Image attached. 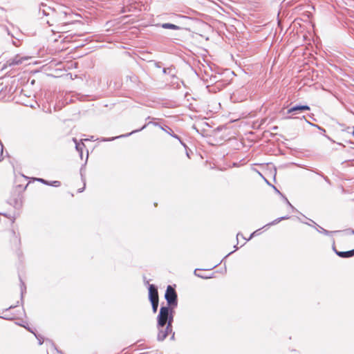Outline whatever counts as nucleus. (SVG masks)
Wrapping results in <instances>:
<instances>
[{"label": "nucleus", "mask_w": 354, "mask_h": 354, "mask_svg": "<svg viewBox=\"0 0 354 354\" xmlns=\"http://www.w3.org/2000/svg\"><path fill=\"white\" fill-rule=\"evenodd\" d=\"M198 269H196V270H194V274H195L196 276L198 277H201V278H205V277L200 275V273H197V271H198Z\"/></svg>", "instance_id": "2eb2a0df"}, {"label": "nucleus", "mask_w": 354, "mask_h": 354, "mask_svg": "<svg viewBox=\"0 0 354 354\" xmlns=\"http://www.w3.org/2000/svg\"><path fill=\"white\" fill-rule=\"evenodd\" d=\"M1 154H0V162L2 161L3 160V145L1 143Z\"/></svg>", "instance_id": "f3484780"}, {"label": "nucleus", "mask_w": 354, "mask_h": 354, "mask_svg": "<svg viewBox=\"0 0 354 354\" xmlns=\"http://www.w3.org/2000/svg\"><path fill=\"white\" fill-rule=\"evenodd\" d=\"M259 230H257L254 231L253 233H252L250 238L248 240H250V239H252V237L253 236H254L255 234H257Z\"/></svg>", "instance_id": "dca6fc26"}, {"label": "nucleus", "mask_w": 354, "mask_h": 354, "mask_svg": "<svg viewBox=\"0 0 354 354\" xmlns=\"http://www.w3.org/2000/svg\"><path fill=\"white\" fill-rule=\"evenodd\" d=\"M48 185H51V186H54V187H59L61 185V183L58 180H55V181H52V182H48Z\"/></svg>", "instance_id": "9b49d317"}, {"label": "nucleus", "mask_w": 354, "mask_h": 354, "mask_svg": "<svg viewBox=\"0 0 354 354\" xmlns=\"http://www.w3.org/2000/svg\"><path fill=\"white\" fill-rule=\"evenodd\" d=\"M167 306H162L157 317V340L164 341L169 335L170 339L174 340L175 333L172 329L174 320L173 308L178 306V296L176 290L168 286L165 295Z\"/></svg>", "instance_id": "f257e3e1"}, {"label": "nucleus", "mask_w": 354, "mask_h": 354, "mask_svg": "<svg viewBox=\"0 0 354 354\" xmlns=\"http://www.w3.org/2000/svg\"><path fill=\"white\" fill-rule=\"evenodd\" d=\"M240 236H242V234L238 233L237 235H236V239H239Z\"/></svg>", "instance_id": "412c9836"}, {"label": "nucleus", "mask_w": 354, "mask_h": 354, "mask_svg": "<svg viewBox=\"0 0 354 354\" xmlns=\"http://www.w3.org/2000/svg\"><path fill=\"white\" fill-rule=\"evenodd\" d=\"M164 29L180 30V27L170 23H164L160 25Z\"/></svg>", "instance_id": "6e6552de"}, {"label": "nucleus", "mask_w": 354, "mask_h": 354, "mask_svg": "<svg viewBox=\"0 0 354 354\" xmlns=\"http://www.w3.org/2000/svg\"><path fill=\"white\" fill-rule=\"evenodd\" d=\"M28 57H21L19 55H17L13 58L7 61V65L10 66L20 65L23 64L24 61L28 60Z\"/></svg>", "instance_id": "39448f33"}, {"label": "nucleus", "mask_w": 354, "mask_h": 354, "mask_svg": "<svg viewBox=\"0 0 354 354\" xmlns=\"http://www.w3.org/2000/svg\"><path fill=\"white\" fill-rule=\"evenodd\" d=\"M153 124L154 126H158L160 127V128L165 131V132H167L168 134H169L171 136H172L173 138L177 139L179 140V142L184 146V147H186L185 144L180 140V138L178 137V135L174 133L172 129L168 127H167V129L164 128L163 127L160 126L158 124V123L157 122H149L148 123V124ZM147 126V124H145L142 127H141L140 129H136V130H134V131H132L131 132L129 133H127V134H124V135H121V136H116V137H113V138H106V139H103V141H111V140H113L115 139H117V138H123V137H128L130 135L133 134V133H135L136 132H138V131H142V129H144L145 128H146V127Z\"/></svg>", "instance_id": "f03ea898"}, {"label": "nucleus", "mask_w": 354, "mask_h": 354, "mask_svg": "<svg viewBox=\"0 0 354 354\" xmlns=\"http://www.w3.org/2000/svg\"><path fill=\"white\" fill-rule=\"evenodd\" d=\"M302 223H305V224H306V225H310V223H306V222H303V221H302Z\"/></svg>", "instance_id": "bb28decb"}, {"label": "nucleus", "mask_w": 354, "mask_h": 354, "mask_svg": "<svg viewBox=\"0 0 354 354\" xmlns=\"http://www.w3.org/2000/svg\"><path fill=\"white\" fill-rule=\"evenodd\" d=\"M240 238H243L245 239V238L243 236V235L240 236Z\"/></svg>", "instance_id": "7c9ffc66"}, {"label": "nucleus", "mask_w": 354, "mask_h": 354, "mask_svg": "<svg viewBox=\"0 0 354 354\" xmlns=\"http://www.w3.org/2000/svg\"><path fill=\"white\" fill-rule=\"evenodd\" d=\"M12 44H13V45H15V46H18V44H17V41H12Z\"/></svg>", "instance_id": "4be33fe9"}, {"label": "nucleus", "mask_w": 354, "mask_h": 354, "mask_svg": "<svg viewBox=\"0 0 354 354\" xmlns=\"http://www.w3.org/2000/svg\"><path fill=\"white\" fill-rule=\"evenodd\" d=\"M6 30L7 31L8 35H10V33L9 30H8V28H6Z\"/></svg>", "instance_id": "a878e982"}, {"label": "nucleus", "mask_w": 354, "mask_h": 354, "mask_svg": "<svg viewBox=\"0 0 354 354\" xmlns=\"http://www.w3.org/2000/svg\"><path fill=\"white\" fill-rule=\"evenodd\" d=\"M167 69L164 68V69H163V73H167Z\"/></svg>", "instance_id": "cd10ccee"}, {"label": "nucleus", "mask_w": 354, "mask_h": 354, "mask_svg": "<svg viewBox=\"0 0 354 354\" xmlns=\"http://www.w3.org/2000/svg\"><path fill=\"white\" fill-rule=\"evenodd\" d=\"M1 317L3 319H8L7 317Z\"/></svg>", "instance_id": "c756f323"}, {"label": "nucleus", "mask_w": 354, "mask_h": 354, "mask_svg": "<svg viewBox=\"0 0 354 354\" xmlns=\"http://www.w3.org/2000/svg\"><path fill=\"white\" fill-rule=\"evenodd\" d=\"M15 306H10L8 309H11V308H13Z\"/></svg>", "instance_id": "c85d7f7f"}, {"label": "nucleus", "mask_w": 354, "mask_h": 354, "mask_svg": "<svg viewBox=\"0 0 354 354\" xmlns=\"http://www.w3.org/2000/svg\"><path fill=\"white\" fill-rule=\"evenodd\" d=\"M333 250L335 252V253L341 258H350L354 256V249L346 251V252H340L337 250L335 246V241L333 240Z\"/></svg>", "instance_id": "423d86ee"}, {"label": "nucleus", "mask_w": 354, "mask_h": 354, "mask_svg": "<svg viewBox=\"0 0 354 354\" xmlns=\"http://www.w3.org/2000/svg\"><path fill=\"white\" fill-rule=\"evenodd\" d=\"M22 283V286H21V295L24 294V291L26 290V287L24 286V283L23 282Z\"/></svg>", "instance_id": "a211bd4d"}, {"label": "nucleus", "mask_w": 354, "mask_h": 354, "mask_svg": "<svg viewBox=\"0 0 354 354\" xmlns=\"http://www.w3.org/2000/svg\"><path fill=\"white\" fill-rule=\"evenodd\" d=\"M37 180L39 181V182H41L44 184H46V185H48V181L43 179V178H37Z\"/></svg>", "instance_id": "ddd939ff"}, {"label": "nucleus", "mask_w": 354, "mask_h": 354, "mask_svg": "<svg viewBox=\"0 0 354 354\" xmlns=\"http://www.w3.org/2000/svg\"><path fill=\"white\" fill-rule=\"evenodd\" d=\"M286 201V202L287 203V204L292 208V209H295V207L291 205V203L288 201V200L287 199V198H286L285 196H283Z\"/></svg>", "instance_id": "4468645a"}, {"label": "nucleus", "mask_w": 354, "mask_h": 354, "mask_svg": "<svg viewBox=\"0 0 354 354\" xmlns=\"http://www.w3.org/2000/svg\"><path fill=\"white\" fill-rule=\"evenodd\" d=\"M313 223H314L315 225H316L319 229L317 230L320 233H322L325 235H330V234H334V233H337V232H339L340 231H328L327 230H325L324 229L323 227L319 226L317 223H315L313 221L309 219Z\"/></svg>", "instance_id": "0eeeda50"}, {"label": "nucleus", "mask_w": 354, "mask_h": 354, "mask_svg": "<svg viewBox=\"0 0 354 354\" xmlns=\"http://www.w3.org/2000/svg\"><path fill=\"white\" fill-rule=\"evenodd\" d=\"M290 118H293L292 115L286 117V119H290Z\"/></svg>", "instance_id": "5701e85b"}, {"label": "nucleus", "mask_w": 354, "mask_h": 354, "mask_svg": "<svg viewBox=\"0 0 354 354\" xmlns=\"http://www.w3.org/2000/svg\"><path fill=\"white\" fill-rule=\"evenodd\" d=\"M274 189H275V192H277V193L282 196L281 193L275 187H274Z\"/></svg>", "instance_id": "6ab92c4d"}, {"label": "nucleus", "mask_w": 354, "mask_h": 354, "mask_svg": "<svg viewBox=\"0 0 354 354\" xmlns=\"http://www.w3.org/2000/svg\"><path fill=\"white\" fill-rule=\"evenodd\" d=\"M288 218H289L288 216H285L277 218V219L274 220L271 223H269L267 225H266L264 227L276 225V224L279 223L280 221H281L283 220H286V219H288Z\"/></svg>", "instance_id": "1a4fd4ad"}, {"label": "nucleus", "mask_w": 354, "mask_h": 354, "mask_svg": "<svg viewBox=\"0 0 354 354\" xmlns=\"http://www.w3.org/2000/svg\"><path fill=\"white\" fill-rule=\"evenodd\" d=\"M35 335L36 338L38 339L39 344L41 345L44 342L43 338L40 335H37L36 334H35Z\"/></svg>", "instance_id": "f8f14e48"}, {"label": "nucleus", "mask_w": 354, "mask_h": 354, "mask_svg": "<svg viewBox=\"0 0 354 354\" xmlns=\"http://www.w3.org/2000/svg\"><path fill=\"white\" fill-rule=\"evenodd\" d=\"M73 140L75 143L76 150L80 153V156L82 157V149H83V147H84V143H78L76 138H73Z\"/></svg>", "instance_id": "9d476101"}, {"label": "nucleus", "mask_w": 354, "mask_h": 354, "mask_svg": "<svg viewBox=\"0 0 354 354\" xmlns=\"http://www.w3.org/2000/svg\"><path fill=\"white\" fill-rule=\"evenodd\" d=\"M350 231L352 234H354V230H351Z\"/></svg>", "instance_id": "393cba45"}, {"label": "nucleus", "mask_w": 354, "mask_h": 354, "mask_svg": "<svg viewBox=\"0 0 354 354\" xmlns=\"http://www.w3.org/2000/svg\"><path fill=\"white\" fill-rule=\"evenodd\" d=\"M232 253H233V252H229V254H227L225 256V258L227 257L229 255H230V254H232Z\"/></svg>", "instance_id": "b1692460"}, {"label": "nucleus", "mask_w": 354, "mask_h": 354, "mask_svg": "<svg viewBox=\"0 0 354 354\" xmlns=\"http://www.w3.org/2000/svg\"><path fill=\"white\" fill-rule=\"evenodd\" d=\"M149 299L151 303L152 310L153 313H156L158 307V292L157 288L153 285H149Z\"/></svg>", "instance_id": "7ed1b4c3"}, {"label": "nucleus", "mask_w": 354, "mask_h": 354, "mask_svg": "<svg viewBox=\"0 0 354 354\" xmlns=\"http://www.w3.org/2000/svg\"><path fill=\"white\" fill-rule=\"evenodd\" d=\"M310 106L308 105H295L288 109L287 113L296 115L303 111H309Z\"/></svg>", "instance_id": "20e7f679"}, {"label": "nucleus", "mask_w": 354, "mask_h": 354, "mask_svg": "<svg viewBox=\"0 0 354 354\" xmlns=\"http://www.w3.org/2000/svg\"><path fill=\"white\" fill-rule=\"evenodd\" d=\"M84 187H85V185H84V187H83V188H82V189H79L78 192H83V190L84 189Z\"/></svg>", "instance_id": "aec40b11"}]
</instances>
